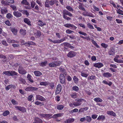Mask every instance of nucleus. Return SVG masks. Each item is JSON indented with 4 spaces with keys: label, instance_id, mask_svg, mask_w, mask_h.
<instances>
[{
    "label": "nucleus",
    "instance_id": "f257e3e1",
    "mask_svg": "<svg viewBox=\"0 0 123 123\" xmlns=\"http://www.w3.org/2000/svg\"><path fill=\"white\" fill-rule=\"evenodd\" d=\"M76 99L77 100V102H73L74 105L75 106H79L81 104V102L83 101H86L83 98H79L77 99Z\"/></svg>",
    "mask_w": 123,
    "mask_h": 123
},
{
    "label": "nucleus",
    "instance_id": "f03ea898",
    "mask_svg": "<svg viewBox=\"0 0 123 123\" xmlns=\"http://www.w3.org/2000/svg\"><path fill=\"white\" fill-rule=\"evenodd\" d=\"M82 14L84 16H86L94 18V15L91 13L90 12H88L85 10H83L82 12Z\"/></svg>",
    "mask_w": 123,
    "mask_h": 123
},
{
    "label": "nucleus",
    "instance_id": "7ed1b4c3",
    "mask_svg": "<svg viewBox=\"0 0 123 123\" xmlns=\"http://www.w3.org/2000/svg\"><path fill=\"white\" fill-rule=\"evenodd\" d=\"M64 26L66 27L70 28L72 30H75L77 28V27L75 26L73 24H64Z\"/></svg>",
    "mask_w": 123,
    "mask_h": 123
},
{
    "label": "nucleus",
    "instance_id": "20e7f679",
    "mask_svg": "<svg viewBox=\"0 0 123 123\" xmlns=\"http://www.w3.org/2000/svg\"><path fill=\"white\" fill-rule=\"evenodd\" d=\"M36 100H40L42 101H45L46 99L43 97L39 95H36Z\"/></svg>",
    "mask_w": 123,
    "mask_h": 123
},
{
    "label": "nucleus",
    "instance_id": "39448f33",
    "mask_svg": "<svg viewBox=\"0 0 123 123\" xmlns=\"http://www.w3.org/2000/svg\"><path fill=\"white\" fill-rule=\"evenodd\" d=\"M38 88L36 87H30L26 88L25 90L26 91H34L37 90Z\"/></svg>",
    "mask_w": 123,
    "mask_h": 123
},
{
    "label": "nucleus",
    "instance_id": "423d86ee",
    "mask_svg": "<svg viewBox=\"0 0 123 123\" xmlns=\"http://www.w3.org/2000/svg\"><path fill=\"white\" fill-rule=\"evenodd\" d=\"M76 54V52L72 51H70L67 54V56L70 58H72L75 56Z\"/></svg>",
    "mask_w": 123,
    "mask_h": 123
},
{
    "label": "nucleus",
    "instance_id": "0eeeda50",
    "mask_svg": "<svg viewBox=\"0 0 123 123\" xmlns=\"http://www.w3.org/2000/svg\"><path fill=\"white\" fill-rule=\"evenodd\" d=\"M118 58H120V57L119 55H117L115 57L114 59V61L117 63H123V60L122 59H118Z\"/></svg>",
    "mask_w": 123,
    "mask_h": 123
},
{
    "label": "nucleus",
    "instance_id": "6e6552de",
    "mask_svg": "<svg viewBox=\"0 0 123 123\" xmlns=\"http://www.w3.org/2000/svg\"><path fill=\"white\" fill-rule=\"evenodd\" d=\"M62 88V86L60 84H59L57 85L56 87V90L55 92L56 94H57L59 93L61 91Z\"/></svg>",
    "mask_w": 123,
    "mask_h": 123
},
{
    "label": "nucleus",
    "instance_id": "1a4fd4ad",
    "mask_svg": "<svg viewBox=\"0 0 123 123\" xmlns=\"http://www.w3.org/2000/svg\"><path fill=\"white\" fill-rule=\"evenodd\" d=\"M93 65L94 67L99 68H101L103 66V64L102 63L99 62L94 63L93 64Z\"/></svg>",
    "mask_w": 123,
    "mask_h": 123
},
{
    "label": "nucleus",
    "instance_id": "9d476101",
    "mask_svg": "<svg viewBox=\"0 0 123 123\" xmlns=\"http://www.w3.org/2000/svg\"><path fill=\"white\" fill-rule=\"evenodd\" d=\"M19 73L22 74H24L26 73V71L21 67H19L18 69Z\"/></svg>",
    "mask_w": 123,
    "mask_h": 123
},
{
    "label": "nucleus",
    "instance_id": "9b49d317",
    "mask_svg": "<svg viewBox=\"0 0 123 123\" xmlns=\"http://www.w3.org/2000/svg\"><path fill=\"white\" fill-rule=\"evenodd\" d=\"M15 107L16 109L19 110V111L22 112H24L26 111V109L24 107L20 106H15Z\"/></svg>",
    "mask_w": 123,
    "mask_h": 123
},
{
    "label": "nucleus",
    "instance_id": "f8f14e48",
    "mask_svg": "<svg viewBox=\"0 0 123 123\" xmlns=\"http://www.w3.org/2000/svg\"><path fill=\"white\" fill-rule=\"evenodd\" d=\"M59 78L61 83L62 84L64 83L65 78L63 74H61L60 75Z\"/></svg>",
    "mask_w": 123,
    "mask_h": 123
},
{
    "label": "nucleus",
    "instance_id": "ddd939ff",
    "mask_svg": "<svg viewBox=\"0 0 123 123\" xmlns=\"http://www.w3.org/2000/svg\"><path fill=\"white\" fill-rule=\"evenodd\" d=\"M13 15L17 18L19 17L22 16L21 13L18 11H14L13 12Z\"/></svg>",
    "mask_w": 123,
    "mask_h": 123
},
{
    "label": "nucleus",
    "instance_id": "4468645a",
    "mask_svg": "<svg viewBox=\"0 0 123 123\" xmlns=\"http://www.w3.org/2000/svg\"><path fill=\"white\" fill-rule=\"evenodd\" d=\"M63 115V114L62 113H58L54 115L52 117L53 118H57L62 117Z\"/></svg>",
    "mask_w": 123,
    "mask_h": 123
},
{
    "label": "nucleus",
    "instance_id": "2eb2a0df",
    "mask_svg": "<svg viewBox=\"0 0 123 123\" xmlns=\"http://www.w3.org/2000/svg\"><path fill=\"white\" fill-rule=\"evenodd\" d=\"M38 25L41 26H42L46 25V23L44 21H43L41 20H39L37 22Z\"/></svg>",
    "mask_w": 123,
    "mask_h": 123
},
{
    "label": "nucleus",
    "instance_id": "dca6fc26",
    "mask_svg": "<svg viewBox=\"0 0 123 123\" xmlns=\"http://www.w3.org/2000/svg\"><path fill=\"white\" fill-rule=\"evenodd\" d=\"M65 39L66 38H64L60 40H54V41H53V42L54 43H60L63 42L65 40Z\"/></svg>",
    "mask_w": 123,
    "mask_h": 123
},
{
    "label": "nucleus",
    "instance_id": "f3484780",
    "mask_svg": "<svg viewBox=\"0 0 123 123\" xmlns=\"http://www.w3.org/2000/svg\"><path fill=\"white\" fill-rule=\"evenodd\" d=\"M42 120L38 117H36L33 123H42Z\"/></svg>",
    "mask_w": 123,
    "mask_h": 123
},
{
    "label": "nucleus",
    "instance_id": "a211bd4d",
    "mask_svg": "<svg viewBox=\"0 0 123 123\" xmlns=\"http://www.w3.org/2000/svg\"><path fill=\"white\" fill-rule=\"evenodd\" d=\"M24 22L29 26L31 25V22L30 19L27 18H25L24 19Z\"/></svg>",
    "mask_w": 123,
    "mask_h": 123
},
{
    "label": "nucleus",
    "instance_id": "6ab92c4d",
    "mask_svg": "<svg viewBox=\"0 0 123 123\" xmlns=\"http://www.w3.org/2000/svg\"><path fill=\"white\" fill-rule=\"evenodd\" d=\"M11 31L12 33L15 35H16L17 34L18 30L17 28H13L11 29Z\"/></svg>",
    "mask_w": 123,
    "mask_h": 123
},
{
    "label": "nucleus",
    "instance_id": "aec40b11",
    "mask_svg": "<svg viewBox=\"0 0 123 123\" xmlns=\"http://www.w3.org/2000/svg\"><path fill=\"white\" fill-rule=\"evenodd\" d=\"M107 113L109 115L113 117H115L116 116V114L112 111H107Z\"/></svg>",
    "mask_w": 123,
    "mask_h": 123
},
{
    "label": "nucleus",
    "instance_id": "412c9836",
    "mask_svg": "<svg viewBox=\"0 0 123 123\" xmlns=\"http://www.w3.org/2000/svg\"><path fill=\"white\" fill-rule=\"evenodd\" d=\"M104 77L107 78L111 77L112 76V74L109 72L104 73L103 74Z\"/></svg>",
    "mask_w": 123,
    "mask_h": 123
},
{
    "label": "nucleus",
    "instance_id": "4be33fe9",
    "mask_svg": "<svg viewBox=\"0 0 123 123\" xmlns=\"http://www.w3.org/2000/svg\"><path fill=\"white\" fill-rule=\"evenodd\" d=\"M74 121L73 118H69L66 121L64 122V123H71Z\"/></svg>",
    "mask_w": 123,
    "mask_h": 123
},
{
    "label": "nucleus",
    "instance_id": "5701e85b",
    "mask_svg": "<svg viewBox=\"0 0 123 123\" xmlns=\"http://www.w3.org/2000/svg\"><path fill=\"white\" fill-rule=\"evenodd\" d=\"M105 119V117L104 115H101L99 116L97 119V120L98 121L101 120L103 121Z\"/></svg>",
    "mask_w": 123,
    "mask_h": 123
},
{
    "label": "nucleus",
    "instance_id": "b1692460",
    "mask_svg": "<svg viewBox=\"0 0 123 123\" xmlns=\"http://www.w3.org/2000/svg\"><path fill=\"white\" fill-rule=\"evenodd\" d=\"M15 88L16 86L14 85H10L6 87V89L7 90H9L10 88L15 89Z\"/></svg>",
    "mask_w": 123,
    "mask_h": 123
},
{
    "label": "nucleus",
    "instance_id": "393cba45",
    "mask_svg": "<svg viewBox=\"0 0 123 123\" xmlns=\"http://www.w3.org/2000/svg\"><path fill=\"white\" fill-rule=\"evenodd\" d=\"M27 78L28 80L31 83H33L34 81L33 80L32 77L30 74H28L27 76Z\"/></svg>",
    "mask_w": 123,
    "mask_h": 123
},
{
    "label": "nucleus",
    "instance_id": "a878e982",
    "mask_svg": "<svg viewBox=\"0 0 123 123\" xmlns=\"http://www.w3.org/2000/svg\"><path fill=\"white\" fill-rule=\"evenodd\" d=\"M63 14L66 15H68L69 16H72L73 15L72 14L70 13L69 12L66 10H64L63 11Z\"/></svg>",
    "mask_w": 123,
    "mask_h": 123
},
{
    "label": "nucleus",
    "instance_id": "bb28decb",
    "mask_svg": "<svg viewBox=\"0 0 123 123\" xmlns=\"http://www.w3.org/2000/svg\"><path fill=\"white\" fill-rule=\"evenodd\" d=\"M21 4L27 5L28 6H30V4L28 1L27 0H23L21 2Z\"/></svg>",
    "mask_w": 123,
    "mask_h": 123
},
{
    "label": "nucleus",
    "instance_id": "cd10ccee",
    "mask_svg": "<svg viewBox=\"0 0 123 123\" xmlns=\"http://www.w3.org/2000/svg\"><path fill=\"white\" fill-rule=\"evenodd\" d=\"M96 77L95 76L93 75H91L88 77L87 79L88 80H95L96 79Z\"/></svg>",
    "mask_w": 123,
    "mask_h": 123
},
{
    "label": "nucleus",
    "instance_id": "c85d7f7f",
    "mask_svg": "<svg viewBox=\"0 0 123 123\" xmlns=\"http://www.w3.org/2000/svg\"><path fill=\"white\" fill-rule=\"evenodd\" d=\"M77 94L78 93L76 92L70 94V95L72 98H75L77 97Z\"/></svg>",
    "mask_w": 123,
    "mask_h": 123
},
{
    "label": "nucleus",
    "instance_id": "c756f323",
    "mask_svg": "<svg viewBox=\"0 0 123 123\" xmlns=\"http://www.w3.org/2000/svg\"><path fill=\"white\" fill-rule=\"evenodd\" d=\"M54 67L59 66L61 64V62L60 61L53 62Z\"/></svg>",
    "mask_w": 123,
    "mask_h": 123
},
{
    "label": "nucleus",
    "instance_id": "7c9ffc66",
    "mask_svg": "<svg viewBox=\"0 0 123 123\" xmlns=\"http://www.w3.org/2000/svg\"><path fill=\"white\" fill-rule=\"evenodd\" d=\"M35 75L37 76H40L42 74V73L39 71H35L34 72Z\"/></svg>",
    "mask_w": 123,
    "mask_h": 123
},
{
    "label": "nucleus",
    "instance_id": "2f4dec72",
    "mask_svg": "<svg viewBox=\"0 0 123 123\" xmlns=\"http://www.w3.org/2000/svg\"><path fill=\"white\" fill-rule=\"evenodd\" d=\"M34 34L35 37H40L41 35V32L39 31H38L34 33Z\"/></svg>",
    "mask_w": 123,
    "mask_h": 123
},
{
    "label": "nucleus",
    "instance_id": "473e14b6",
    "mask_svg": "<svg viewBox=\"0 0 123 123\" xmlns=\"http://www.w3.org/2000/svg\"><path fill=\"white\" fill-rule=\"evenodd\" d=\"M50 3V5L51 6H52L54 4L58 3V1L56 0H51L50 1L49 0Z\"/></svg>",
    "mask_w": 123,
    "mask_h": 123
},
{
    "label": "nucleus",
    "instance_id": "72a5a7b5",
    "mask_svg": "<svg viewBox=\"0 0 123 123\" xmlns=\"http://www.w3.org/2000/svg\"><path fill=\"white\" fill-rule=\"evenodd\" d=\"M19 32L22 35H24L26 34V30L23 29H21L19 31Z\"/></svg>",
    "mask_w": 123,
    "mask_h": 123
},
{
    "label": "nucleus",
    "instance_id": "f704fd0d",
    "mask_svg": "<svg viewBox=\"0 0 123 123\" xmlns=\"http://www.w3.org/2000/svg\"><path fill=\"white\" fill-rule=\"evenodd\" d=\"M47 61H45L44 62L40 63L39 65L41 66L42 67L46 66L47 64Z\"/></svg>",
    "mask_w": 123,
    "mask_h": 123
},
{
    "label": "nucleus",
    "instance_id": "c9c22d12",
    "mask_svg": "<svg viewBox=\"0 0 123 123\" xmlns=\"http://www.w3.org/2000/svg\"><path fill=\"white\" fill-rule=\"evenodd\" d=\"M49 82H43L40 83V85H43L44 86H48Z\"/></svg>",
    "mask_w": 123,
    "mask_h": 123
},
{
    "label": "nucleus",
    "instance_id": "e433bc0d",
    "mask_svg": "<svg viewBox=\"0 0 123 123\" xmlns=\"http://www.w3.org/2000/svg\"><path fill=\"white\" fill-rule=\"evenodd\" d=\"M1 11L2 14H5L7 12V11L6 8H1Z\"/></svg>",
    "mask_w": 123,
    "mask_h": 123
},
{
    "label": "nucleus",
    "instance_id": "4c0bfd02",
    "mask_svg": "<svg viewBox=\"0 0 123 123\" xmlns=\"http://www.w3.org/2000/svg\"><path fill=\"white\" fill-rule=\"evenodd\" d=\"M59 69L60 71H61L63 74L66 75V70L64 68L60 67Z\"/></svg>",
    "mask_w": 123,
    "mask_h": 123
},
{
    "label": "nucleus",
    "instance_id": "58836bf2",
    "mask_svg": "<svg viewBox=\"0 0 123 123\" xmlns=\"http://www.w3.org/2000/svg\"><path fill=\"white\" fill-rule=\"evenodd\" d=\"M50 3L49 0H47L45 2V6L46 7H50Z\"/></svg>",
    "mask_w": 123,
    "mask_h": 123
},
{
    "label": "nucleus",
    "instance_id": "ea45409f",
    "mask_svg": "<svg viewBox=\"0 0 123 123\" xmlns=\"http://www.w3.org/2000/svg\"><path fill=\"white\" fill-rule=\"evenodd\" d=\"M25 44L26 46H29L30 45H34L35 44V43L32 42L28 41Z\"/></svg>",
    "mask_w": 123,
    "mask_h": 123
},
{
    "label": "nucleus",
    "instance_id": "a19ab883",
    "mask_svg": "<svg viewBox=\"0 0 123 123\" xmlns=\"http://www.w3.org/2000/svg\"><path fill=\"white\" fill-rule=\"evenodd\" d=\"M94 100L96 102H102L103 101L101 99L98 98H95L94 99Z\"/></svg>",
    "mask_w": 123,
    "mask_h": 123
},
{
    "label": "nucleus",
    "instance_id": "79ce46f5",
    "mask_svg": "<svg viewBox=\"0 0 123 123\" xmlns=\"http://www.w3.org/2000/svg\"><path fill=\"white\" fill-rule=\"evenodd\" d=\"M102 83L108 85L109 86H111L112 84V83L111 81H109L108 83V82L106 80H104Z\"/></svg>",
    "mask_w": 123,
    "mask_h": 123
},
{
    "label": "nucleus",
    "instance_id": "37998d69",
    "mask_svg": "<svg viewBox=\"0 0 123 123\" xmlns=\"http://www.w3.org/2000/svg\"><path fill=\"white\" fill-rule=\"evenodd\" d=\"M115 54V50L114 49H111L109 52V54L110 55H112Z\"/></svg>",
    "mask_w": 123,
    "mask_h": 123
},
{
    "label": "nucleus",
    "instance_id": "c03bdc74",
    "mask_svg": "<svg viewBox=\"0 0 123 123\" xmlns=\"http://www.w3.org/2000/svg\"><path fill=\"white\" fill-rule=\"evenodd\" d=\"M10 113L9 111H4L2 114V115L4 116H6L9 115Z\"/></svg>",
    "mask_w": 123,
    "mask_h": 123
},
{
    "label": "nucleus",
    "instance_id": "a18cd8bd",
    "mask_svg": "<svg viewBox=\"0 0 123 123\" xmlns=\"http://www.w3.org/2000/svg\"><path fill=\"white\" fill-rule=\"evenodd\" d=\"M80 5L79 6V8L80 10H81L82 11L85 10V9L84 8V7L80 3H79Z\"/></svg>",
    "mask_w": 123,
    "mask_h": 123
},
{
    "label": "nucleus",
    "instance_id": "49530a36",
    "mask_svg": "<svg viewBox=\"0 0 123 123\" xmlns=\"http://www.w3.org/2000/svg\"><path fill=\"white\" fill-rule=\"evenodd\" d=\"M64 107V106L62 105H58L57 106V109L58 110H60L62 109Z\"/></svg>",
    "mask_w": 123,
    "mask_h": 123
},
{
    "label": "nucleus",
    "instance_id": "de8ad7c7",
    "mask_svg": "<svg viewBox=\"0 0 123 123\" xmlns=\"http://www.w3.org/2000/svg\"><path fill=\"white\" fill-rule=\"evenodd\" d=\"M61 45L62 46H67V47H69L70 44L68 43L65 42L62 43Z\"/></svg>",
    "mask_w": 123,
    "mask_h": 123
},
{
    "label": "nucleus",
    "instance_id": "09e8293b",
    "mask_svg": "<svg viewBox=\"0 0 123 123\" xmlns=\"http://www.w3.org/2000/svg\"><path fill=\"white\" fill-rule=\"evenodd\" d=\"M66 8L70 11L73 12V8L69 6H66Z\"/></svg>",
    "mask_w": 123,
    "mask_h": 123
},
{
    "label": "nucleus",
    "instance_id": "8fccbe9b",
    "mask_svg": "<svg viewBox=\"0 0 123 123\" xmlns=\"http://www.w3.org/2000/svg\"><path fill=\"white\" fill-rule=\"evenodd\" d=\"M92 43L97 48H100V46L98 45L97 43L94 40H92Z\"/></svg>",
    "mask_w": 123,
    "mask_h": 123
},
{
    "label": "nucleus",
    "instance_id": "3c124183",
    "mask_svg": "<svg viewBox=\"0 0 123 123\" xmlns=\"http://www.w3.org/2000/svg\"><path fill=\"white\" fill-rule=\"evenodd\" d=\"M117 13L119 14L123 15V11L121 10L120 9H118L117 10Z\"/></svg>",
    "mask_w": 123,
    "mask_h": 123
},
{
    "label": "nucleus",
    "instance_id": "603ef678",
    "mask_svg": "<svg viewBox=\"0 0 123 123\" xmlns=\"http://www.w3.org/2000/svg\"><path fill=\"white\" fill-rule=\"evenodd\" d=\"M86 121L88 122H90L92 120L91 117L89 116H86Z\"/></svg>",
    "mask_w": 123,
    "mask_h": 123
},
{
    "label": "nucleus",
    "instance_id": "864d4df0",
    "mask_svg": "<svg viewBox=\"0 0 123 123\" xmlns=\"http://www.w3.org/2000/svg\"><path fill=\"white\" fill-rule=\"evenodd\" d=\"M52 115V114H46L45 118L46 119H50L51 118V117Z\"/></svg>",
    "mask_w": 123,
    "mask_h": 123
},
{
    "label": "nucleus",
    "instance_id": "5fc2aeb1",
    "mask_svg": "<svg viewBox=\"0 0 123 123\" xmlns=\"http://www.w3.org/2000/svg\"><path fill=\"white\" fill-rule=\"evenodd\" d=\"M87 26L90 29H94V28L93 26L90 23H88L87 24Z\"/></svg>",
    "mask_w": 123,
    "mask_h": 123
},
{
    "label": "nucleus",
    "instance_id": "6e6d98bb",
    "mask_svg": "<svg viewBox=\"0 0 123 123\" xmlns=\"http://www.w3.org/2000/svg\"><path fill=\"white\" fill-rule=\"evenodd\" d=\"M3 74H5L6 75L10 76V71H4L3 72Z\"/></svg>",
    "mask_w": 123,
    "mask_h": 123
},
{
    "label": "nucleus",
    "instance_id": "4d7b16f0",
    "mask_svg": "<svg viewBox=\"0 0 123 123\" xmlns=\"http://www.w3.org/2000/svg\"><path fill=\"white\" fill-rule=\"evenodd\" d=\"M73 89L75 91H77L79 90V88L78 87L76 86H74L72 87Z\"/></svg>",
    "mask_w": 123,
    "mask_h": 123
},
{
    "label": "nucleus",
    "instance_id": "13d9d810",
    "mask_svg": "<svg viewBox=\"0 0 123 123\" xmlns=\"http://www.w3.org/2000/svg\"><path fill=\"white\" fill-rule=\"evenodd\" d=\"M10 76H12L17 74V73L14 71H10Z\"/></svg>",
    "mask_w": 123,
    "mask_h": 123
},
{
    "label": "nucleus",
    "instance_id": "bf43d9fd",
    "mask_svg": "<svg viewBox=\"0 0 123 123\" xmlns=\"http://www.w3.org/2000/svg\"><path fill=\"white\" fill-rule=\"evenodd\" d=\"M48 86H50L51 87V88L53 89L55 86V85L54 83L53 82H49L48 84Z\"/></svg>",
    "mask_w": 123,
    "mask_h": 123
},
{
    "label": "nucleus",
    "instance_id": "052dcab7",
    "mask_svg": "<svg viewBox=\"0 0 123 123\" xmlns=\"http://www.w3.org/2000/svg\"><path fill=\"white\" fill-rule=\"evenodd\" d=\"M101 46L104 48L106 49L108 47V45L104 43H102L101 44Z\"/></svg>",
    "mask_w": 123,
    "mask_h": 123
},
{
    "label": "nucleus",
    "instance_id": "680f3d73",
    "mask_svg": "<svg viewBox=\"0 0 123 123\" xmlns=\"http://www.w3.org/2000/svg\"><path fill=\"white\" fill-rule=\"evenodd\" d=\"M35 104L37 105H40V106H42L43 105L42 103L41 102L38 101H36L35 102Z\"/></svg>",
    "mask_w": 123,
    "mask_h": 123
},
{
    "label": "nucleus",
    "instance_id": "e2e57ef3",
    "mask_svg": "<svg viewBox=\"0 0 123 123\" xmlns=\"http://www.w3.org/2000/svg\"><path fill=\"white\" fill-rule=\"evenodd\" d=\"M73 80L75 83H77L78 81V79L77 77L75 76H74L73 78Z\"/></svg>",
    "mask_w": 123,
    "mask_h": 123
},
{
    "label": "nucleus",
    "instance_id": "0e129e2a",
    "mask_svg": "<svg viewBox=\"0 0 123 123\" xmlns=\"http://www.w3.org/2000/svg\"><path fill=\"white\" fill-rule=\"evenodd\" d=\"M39 8L38 6V5H36L34 8L33 9V10L35 12H37V11L38 10Z\"/></svg>",
    "mask_w": 123,
    "mask_h": 123
},
{
    "label": "nucleus",
    "instance_id": "69168bd1",
    "mask_svg": "<svg viewBox=\"0 0 123 123\" xmlns=\"http://www.w3.org/2000/svg\"><path fill=\"white\" fill-rule=\"evenodd\" d=\"M33 96L32 95H29L28 98V100L29 101H31L32 100V98Z\"/></svg>",
    "mask_w": 123,
    "mask_h": 123
},
{
    "label": "nucleus",
    "instance_id": "338daca9",
    "mask_svg": "<svg viewBox=\"0 0 123 123\" xmlns=\"http://www.w3.org/2000/svg\"><path fill=\"white\" fill-rule=\"evenodd\" d=\"M66 32L68 34H70L72 33H74V32L68 29L66 31Z\"/></svg>",
    "mask_w": 123,
    "mask_h": 123
},
{
    "label": "nucleus",
    "instance_id": "774afa93",
    "mask_svg": "<svg viewBox=\"0 0 123 123\" xmlns=\"http://www.w3.org/2000/svg\"><path fill=\"white\" fill-rule=\"evenodd\" d=\"M11 102L12 104L14 105H18V102L17 101L15 100L14 99H12Z\"/></svg>",
    "mask_w": 123,
    "mask_h": 123
}]
</instances>
